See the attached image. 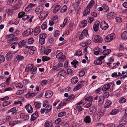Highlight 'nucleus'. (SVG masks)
<instances>
[{
	"label": "nucleus",
	"mask_w": 127,
	"mask_h": 127,
	"mask_svg": "<svg viewBox=\"0 0 127 127\" xmlns=\"http://www.w3.org/2000/svg\"><path fill=\"white\" fill-rule=\"evenodd\" d=\"M116 37L115 35L112 33L108 35L105 38V40L106 42H109L114 39Z\"/></svg>",
	"instance_id": "1"
},
{
	"label": "nucleus",
	"mask_w": 127,
	"mask_h": 127,
	"mask_svg": "<svg viewBox=\"0 0 127 127\" xmlns=\"http://www.w3.org/2000/svg\"><path fill=\"white\" fill-rule=\"evenodd\" d=\"M103 115V113L99 112L94 115L93 116V119L94 121H98Z\"/></svg>",
	"instance_id": "2"
},
{
	"label": "nucleus",
	"mask_w": 127,
	"mask_h": 127,
	"mask_svg": "<svg viewBox=\"0 0 127 127\" xmlns=\"http://www.w3.org/2000/svg\"><path fill=\"white\" fill-rule=\"evenodd\" d=\"M56 57L61 62L64 61L66 59L65 56L63 55V53L62 52H60L57 54Z\"/></svg>",
	"instance_id": "3"
},
{
	"label": "nucleus",
	"mask_w": 127,
	"mask_h": 127,
	"mask_svg": "<svg viewBox=\"0 0 127 127\" xmlns=\"http://www.w3.org/2000/svg\"><path fill=\"white\" fill-rule=\"evenodd\" d=\"M93 38L94 41L96 43H100L102 41V39L98 35H95Z\"/></svg>",
	"instance_id": "4"
},
{
	"label": "nucleus",
	"mask_w": 127,
	"mask_h": 127,
	"mask_svg": "<svg viewBox=\"0 0 127 127\" xmlns=\"http://www.w3.org/2000/svg\"><path fill=\"white\" fill-rule=\"evenodd\" d=\"M100 24V27L102 30H105L108 27V25L105 21H102Z\"/></svg>",
	"instance_id": "5"
},
{
	"label": "nucleus",
	"mask_w": 127,
	"mask_h": 127,
	"mask_svg": "<svg viewBox=\"0 0 127 127\" xmlns=\"http://www.w3.org/2000/svg\"><path fill=\"white\" fill-rule=\"evenodd\" d=\"M100 22L99 21H96L95 22L93 25V28L95 32L97 31L98 30L100 26Z\"/></svg>",
	"instance_id": "6"
},
{
	"label": "nucleus",
	"mask_w": 127,
	"mask_h": 127,
	"mask_svg": "<svg viewBox=\"0 0 127 127\" xmlns=\"http://www.w3.org/2000/svg\"><path fill=\"white\" fill-rule=\"evenodd\" d=\"M33 30L32 29L30 28L27 29L26 31L23 33V36H28L31 34L33 32Z\"/></svg>",
	"instance_id": "7"
},
{
	"label": "nucleus",
	"mask_w": 127,
	"mask_h": 127,
	"mask_svg": "<svg viewBox=\"0 0 127 127\" xmlns=\"http://www.w3.org/2000/svg\"><path fill=\"white\" fill-rule=\"evenodd\" d=\"M113 83H108L106 85H104L103 87L102 90L103 91H105L109 89L110 87L111 86H113Z\"/></svg>",
	"instance_id": "8"
},
{
	"label": "nucleus",
	"mask_w": 127,
	"mask_h": 127,
	"mask_svg": "<svg viewBox=\"0 0 127 127\" xmlns=\"http://www.w3.org/2000/svg\"><path fill=\"white\" fill-rule=\"evenodd\" d=\"M96 110L97 109L95 106L94 105L92 106L89 108V112L90 114L92 115L95 113Z\"/></svg>",
	"instance_id": "9"
},
{
	"label": "nucleus",
	"mask_w": 127,
	"mask_h": 127,
	"mask_svg": "<svg viewBox=\"0 0 127 127\" xmlns=\"http://www.w3.org/2000/svg\"><path fill=\"white\" fill-rule=\"evenodd\" d=\"M48 14V11H43L42 13L40 14V16H41L40 19L43 20L44 19L46 18Z\"/></svg>",
	"instance_id": "10"
},
{
	"label": "nucleus",
	"mask_w": 127,
	"mask_h": 127,
	"mask_svg": "<svg viewBox=\"0 0 127 127\" xmlns=\"http://www.w3.org/2000/svg\"><path fill=\"white\" fill-rule=\"evenodd\" d=\"M25 108L29 113H31L33 111V109L32 106L30 104H28L26 105Z\"/></svg>",
	"instance_id": "11"
},
{
	"label": "nucleus",
	"mask_w": 127,
	"mask_h": 127,
	"mask_svg": "<svg viewBox=\"0 0 127 127\" xmlns=\"http://www.w3.org/2000/svg\"><path fill=\"white\" fill-rule=\"evenodd\" d=\"M104 97L102 95H101L99 96L98 99V102L99 104H102L104 101Z\"/></svg>",
	"instance_id": "12"
},
{
	"label": "nucleus",
	"mask_w": 127,
	"mask_h": 127,
	"mask_svg": "<svg viewBox=\"0 0 127 127\" xmlns=\"http://www.w3.org/2000/svg\"><path fill=\"white\" fill-rule=\"evenodd\" d=\"M43 8L42 6H38L37 7L35 10L36 13L39 15L43 11Z\"/></svg>",
	"instance_id": "13"
},
{
	"label": "nucleus",
	"mask_w": 127,
	"mask_h": 127,
	"mask_svg": "<svg viewBox=\"0 0 127 127\" xmlns=\"http://www.w3.org/2000/svg\"><path fill=\"white\" fill-rule=\"evenodd\" d=\"M53 93L51 91H47L45 93V96L46 98L51 97L53 95Z\"/></svg>",
	"instance_id": "14"
},
{
	"label": "nucleus",
	"mask_w": 127,
	"mask_h": 127,
	"mask_svg": "<svg viewBox=\"0 0 127 127\" xmlns=\"http://www.w3.org/2000/svg\"><path fill=\"white\" fill-rule=\"evenodd\" d=\"M33 65V64H30L27 65L25 68V71L26 72H28L30 70L31 71Z\"/></svg>",
	"instance_id": "15"
},
{
	"label": "nucleus",
	"mask_w": 127,
	"mask_h": 127,
	"mask_svg": "<svg viewBox=\"0 0 127 127\" xmlns=\"http://www.w3.org/2000/svg\"><path fill=\"white\" fill-rule=\"evenodd\" d=\"M40 31V27H37L34 32L33 34L34 36H36L39 33Z\"/></svg>",
	"instance_id": "16"
},
{
	"label": "nucleus",
	"mask_w": 127,
	"mask_h": 127,
	"mask_svg": "<svg viewBox=\"0 0 127 127\" xmlns=\"http://www.w3.org/2000/svg\"><path fill=\"white\" fill-rule=\"evenodd\" d=\"M121 37L123 39H127V31H124L121 34Z\"/></svg>",
	"instance_id": "17"
},
{
	"label": "nucleus",
	"mask_w": 127,
	"mask_h": 127,
	"mask_svg": "<svg viewBox=\"0 0 127 127\" xmlns=\"http://www.w3.org/2000/svg\"><path fill=\"white\" fill-rule=\"evenodd\" d=\"M12 54L10 52H9L6 54L5 57L7 61L10 60L13 58Z\"/></svg>",
	"instance_id": "18"
},
{
	"label": "nucleus",
	"mask_w": 127,
	"mask_h": 127,
	"mask_svg": "<svg viewBox=\"0 0 127 127\" xmlns=\"http://www.w3.org/2000/svg\"><path fill=\"white\" fill-rule=\"evenodd\" d=\"M90 8L87 7L83 12V14L84 16L87 15L90 13Z\"/></svg>",
	"instance_id": "19"
},
{
	"label": "nucleus",
	"mask_w": 127,
	"mask_h": 127,
	"mask_svg": "<svg viewBox=\"0 0 127 127\" xmlns=\"http://www.w3.org/2000/svg\"><path fill=\"white\" fill-rule=\"evenodd\" d=\"M52 108L51 105H47L45 108V109L46 111V113H47L50 112Z\"/></svg>",
	"instance_id": "20"
},
{
	"label": "nucleus",
	"mask_w": 127,
	"mask_h": 127,
	"mask_svg": "<svg viewBox=\"0 0 127 127\" xmlns=\"http://www.w3.org/2000/svg\"><path fill=\"white\" fill-rule=\"evenodd\" d=\"M111 101L110 100H108L105 103L104 107L105 108H108L111 106Z\"/></svg>",
	"instance_id": "21"
},
{
	"label": "nucleus",
	"mask_w": 127,
	"mask_h": 127,
	"mask_svg": "<svg viewBox=\"0 0 127 127\" xmlns=\"http://www.w3.org/2000/svg\"><path fill=\"white\" fill-rule=\"evenodd\" d=\"M87 22L86 20H84L79 24L80 27H85L87 25Z\"/></svg>",
	"instance_id": "22"
},
{
	"label": "nucleus",
	"mask_w": 127,
	"mask_h": 127,
	"mask_svg": "<svg viewBox=\"0 0 127 127\" xmlns=\"http://www.w3.org/2000/svg\"><path fill=\"white\" fill-rule=\"evenodd\" d=\"M66 74V72L64 70H62L60 71L58 74V75L59 76H62Z\"/></svg>",
	"instance_id": "23"
},
{
	"label": "nucleus",
	"mask_w": 127,
	"mask_h": 127,
	"mask_svg": "<svg viewBox=\"0 0 127 127\" xmlns=\"http://www.w3.org/2000/svg\"><path fill=\"white\" fill-rule=\"evenodd\" d=\"M78 81V78L76 76L73 77L71 79V82L72 83L75 84L77 83Z\"/></svg>",
	"instance_id": "24"
},
{
	"label": "nucleus",
	"mask_w": 127,
	"mask_h": 127,
	"mask_svg": "<svg viewBox=\"0 0 127 127\" xmlns=\"http://www.w3.org/2000/svg\"><path fill=\"white\" fill-rule=\"evenodd\" d=\"M61 8V6L60 5H57L53 10V13H56Z\"/></svg>",
	"instance_id": "25"
},
{
	"label": "nucleus",
	"mask_w": 127,
	"mask_h": 127,
	"mask_svg": "<svg viewBox=\"0 0 127 127\" xmlns=\"http://www.w3.org/2000/svg\"><path fill=\"white\" fill-rule=\"evenodd\" d=\"M115 15L116 14L115 12H109L107 14V18L109 19H111L112 17Z\"/></svg>",
	"instance_id": "26"
},
{
	"label": "nucleus",
	"mask_w": 127,
	"mask_h": 127,
	"mask_svg": "<svg viewBox=\"0 0 127 127\" xmlns=\"http://www.w3.org/2000/svg\"><path fill=\"white\" fill-rule=\"evenodd\" d=\"M102 60H99L98 59L95 61L94 62V64L96 65H100L102 63Z\"/></svg>",
	"instance_id": "27"
},
{
	"label": "nucleus",
	"mask_w": 127,
	"mask_h": 127,
	"mask_svg": "<svg viewBox=\"0 0 127 127\" xmlns=\"http://www.w3.org/2000/svg\"><path fill=\"white\" fill-rule=\"evenodd\" d=\"M74 95L73 94H71L68 96V98L66 99V101L67 102L69 101L73 100L75 97Z\"/></svg>",
	"instance_id": "28"
},
{
	"label": "nucleus",
	"mask_w": 127,
	"mask_h": 127,
	"mask_svg": "<svg viewBox=\"0 0 127 127\" xmlns=\"http://www.w3.org/2000/svg\"><path fill=\"white\" fill-rule=\"evenodd\" d=\"M37 69V68L33 66L30 71L31 73L33 74H36V73Z\"/></svg>",
	"instance_id": "29"
},
{
	"label": "nucleus",
	"mask_w": 127,
	"mask_h": 127,
	"mask_svg": "<svg viewBox=\"0 0 127 127\" xmlns=\"http://www.w3.org/2000/svg\"><path fill=\"white\" fill-rule=\"evenodd\" d=\"M91 118L89 116H86L84 119V121L86 123H89L91 122Z\"/></svg>",
	"instance_id": "30"
},
{
	"label": "nucleus",
	"mask_w": 127,
	"mask_h": 127,
	"mask_svg": "<svg viewBox=\"0 0 127 127\" xmlns=\"http://www.w3.org/2000/svg\"><path fill=\"white\" fill-rule=\"evenodd\" d=\"M111 52V50L110 49L104 50L102 52L103 54L105 56L109 54Z\"/></svg>",
	"instance_id": "31"
},
{
	"label": "nucleus",
	"mask_w": 127,
	"mask_h": 127,
	"mask_svg": "<svg viewBox=\"0 0 127 127\" xmlns=\"http://www.w3.org/2000/svg\"><path fill=\"white\" fill-rule=\"evenodd\" d=\"M95 4V1L93 0H91L88 4L87 7L91 8Z\"/></svg>",
	"instance_id": "32"
},
{
	"label": "nucleus",
	"mask_w": 127,
	"mask_h": 127,
	"mask_svg": "<svg viewBox=\"0 0 127 127\" xmlns=\"http://www.w3.org/2000/svg\"><path fill=\"white\" fill-rule=\"evenodd\" d=\"M126 101V99L123 97H121L119 98V102L120 103H123L125 102Z\"/></svg>",
	"instance_id": "33"
},
{
	"label": "nucleus",
	"mask_w": 127,
	"mask_h": 127,
	"mask_svg": "<svg viewBox=\"0 0 127 127\" xmlns=\"http://www.w3.org/2000/svg\"><path fill=\"white\" fill-rule=\"evenodd\" d=\"M26 44V41L24 40H22L20 41L18 43L19 47H21L24 46Z\"/></svg>",
	"instance_id": "34"
},
{
	"label": "nucleus",
	"mask_w": 127,
	"mask_h": 127,
	"mask_svg": "<svg viewBox=\"0 0 127 127\" xmlns=\"http://www.w3.org/2000/svg\"><path fill=\"white\" fill-rule=\"evenodd\" d=\"M82 87V85L81 84H78L73 89V91H75L76 90H79V89L81 88Z\"/></svg>",
	"instance_id": "35"
},
{
	"label": "nucleus",
	"mask_w": 127,
	"mask_h": 127,
	"mask_svg": "<svg viewBox=\"0 0 127 127\" xmlns=\"http://www.w3.org/2000/svg\"><path fill=\"white\" fill-rule=\"evenodd\" d=\"M37 114L35 113L31 115V120L32 121H33L35 120L37 117Z\"/></svg>",
	"instance_id": "36"
},
{
	"label": "nucleus",
	"mask_w": 127,
	"mask_h": 127,
	"mask_svg": "<svg viewBox=\"0 0 127 127\" xmlns=\"http://www.w3.org/2000/svg\"><path fill=\"white\" fill-rule=\"evenodd\" d=\"M50 59V58L46 56H43L42 58V61L44 62L49 60Z\"/></svg>",
	"instance_id": "37"
},
{
	"label": "nucleus",
	"mask_w": 127,
	"mask_h": 127,
	"mask_svg": "<svg viewBox=\"0 0 127 127\" xmlns=\"http://www.w3.org/2000/svg\"><path fill=\"white\" fill-rule=\"evenodd\" d=\"M67 10V7L66 5H64L63 6L61 9V12L64 13Z\"/></svg>",
	"instance_id": "38"
},
{
	"label": "nucleus",
	"mask_w": 127,
	"mask_h": 127,
	"mask_svg": "<svg viewBox=\"0 0 127 127\" xmlns=\"http://www.w3.org/2000/svg\"><path fill=\"white\" fill-rule=\"evenodd\" d=\"M11 102V101L10 100L4 102L2 104V106L4 107L10 104Z\"/></svg>",
	"instance_id": "39"
},
{
	"label": "nucleus",
	"mask_w": 127,
	"mask_h": 127,
	"mask_svg": "<svg viewBox=\"0 0 127 127\" xmlns=\"http://www.w3.org/2000/svg\"><path fill=\"white\" fill-rule=\"evenodd\" d=\"M41 28L42 30H45L47 28V23L46 22H44L42 25L41 26Z\"/></svg>",
	"instance_id": "40"
},
{
	"label": "nucleus",
	"mask_w": 127,
	"mask_h": 127,
	"mask_svg": "<svg viewBox=\"0 0 127 127\" xmlns=\"http://www.w3.org/2000/svg\"><path fill=\"white\" fill-rule=\"evenodd\" d=\"M116 22L117 23H120L122 22L123 20L122 18L121 17H116L115 18Z\"/></svg>",
	"instance_id": "41"
},
{
	"label": "nucleus",
	"mask_w": 127,
	"mask_h": 127,
	"mask_svg": "<svg viewBox=\"0 0 127 127\" xmlns=\"http://www.w3.org/2000/svg\"><path fill=\"white\" fill-rule=\"evenodd\" d=\"M25 14V12L23 11L21 12L18 13V17L19 18L23 17V16H24Z\"/></svg>",
	"instance_id": "42"
},
{
	"label": "nucleus",
	"mask_w": 127,
	"mask_h": 127,
	"mask_svg": "<svg viewBox=\"0 0 127 127\" xmlns=\"http://www.w3.org/2000/svg\"><path fill=\"white\" fill-rule=\"evenodd\" d=\"M35 94L34 93H27L26 94V96L31 97L35 96Z\"/></svg>",
	"instance_id": "43"
},
{
	"label": "nucleus",
	"mask_w": 127,
	"mask_h": 127,
	"mask_svg": "<svg viewBox=\"0 0 127 127\" xmlns=\"http://www.w3.org/2000/svg\"><path fill=\"white\" fill-rule=\"evenodd\" d=\"M34 105L36 108L38 109L40 107L41 104L39 102H34Z\"/></svg>",
	"instance_id": "44"
},
{
	"label": "nucleus",
	"mask_w": 127,
	"mask_h": 127,
	"mask_svg": "<svg viewBox=\"0 0 127 127\" xmlns=\"http://www.w3.org/2000/svg\"><path fill=\"white\" fill-rule=\"evenodd\" d=\"M85 100H87L90 101V102H92L93 100V97L92 96H90L85 98Z\"/></svg>",
	"instance_id": "45"
},
{
	"label": "nucleus",
	"mask_w": 127,
	"mask_h": 127,
	"mask_svg": "<svg viewBox=\"0 0 127 127\" xmlns=\"http://www.w3.org/2000/svg\"><path fill=\"white\" fill-rule=\"evenodd\" d=\"M46 34L45 33L40 34L39 35V38L45 39L46 37Z\"/></svg>",
	"instance_id": "46"
},
{
	"label": "nucleus",
	"mask_w": 127,
	"mask_h": 127,
	"mask_svg": "<svg viewBox=\"0 0 127 127\" xmlns=\"http://www.w3.org/2000/svg\"><path fill=\"white\" fill-rule=\"evenodd\" d=\"M120 123L125 124L127 123V119L126 118L123 119L120 121Z\"/></svg>",
	"instance_id": "47"
},
{
	"label": "nucleus",
	"mask_w": 127,
	"mask_h": 127,
	"mask_svg": "<svg viewBox=\"0 0 127 127\" xmlns=\"http://www.w3.org/2000/svg\"><path fill=\"white\" fill-rule=\"evenodd\" d=\"M5 60V58L2 55H0V63L3 62Z\"/></svg>",
	"instance_id": "48"
},
{
	"label": "nucleus",
	"mask_w": 127,
	"mask_h": 127,
	"mask_svg": "<svg viewBox=\"0 0 127 127\" xmlns=\"http://www.w3.org/2000/svg\"><path fill=\"white\" fill-rule=\"evenodd\" d=\"M51 51V49H45L44 50V53L45 55H48L49 53Z\"/></svg>",
	"instance_id": "49"
},
{
	"label": "nucleus",
	"mask_w": 127,
	"mask_h": 127,
	"mask_svg": "<svg viewBox=\"0 0 127 127\" xmlns=\"http://www.w3.org/2000/svg\"><path fill=\"white\" fill-rule=\"evenodd\" d=\"M39 43L40 44H43L45 43V39L39 38Z\"/></svg>",
	"instance_id": "50"
},
{
	"label": "nucleus",
	"mask_w": 127,
	"mask_h": 127,
	"mask_svg": "<svg viewBox=\"0 0 127 127\" xmlns=\"http://www.w3.org/2000/svg\"><path fill=\"white\" fill-rule=\"evenodd\" d=\"M16 107H14L8 111L9 112H12V113L14 114L17 111L16 110Z\"/></svg>",
	"instance_id": "51"
},
{
	"label": "nucleus",
	"mask_w": 127,
	"mask_h": 127,
	"mask_svg": "<svg viewBox=\"0 0 127 127\" xmlns=\"http://www.w3.org/2000/svg\"><path fill=\"white\" fill-rule=\"evenodd\" d=\"M76 108L79 112L83 110V108L82 106L80 105H77L76 106Z\"/></svg>",
	"instance_id": "52"
},
{
	"label": "nucleus",
	"mask_w": 127,
	"mask_h": 127,
	"mask_svg": "<svg viewBox=\"0 0 127 127\" xmlns=\"http://www.w3.org/2000/svg\"><path fill=\"white\" fill-rule=\"evenodd\" d=\"M17 59L19 61H20L22 59H24V57L23 56L18 55L16 57Z\"/></svg>",
	"instance_id": "53"
},
{
	"label": "nucleus",
	"mask_w": 127,
	"mask_h": 127,
	"mask_svg": "<svg viewBox=\"0 0 127 127\" xmlns=\"http://www.w3.org/2000/svg\"><path fill=\"white\" fill-rule=\"evenodd\" d=\"M68 21V19L67 18H66L64 20V22L63 23V24L60 25V26L62 27H64L65 25L67 22Z\"/></svg>",
	"instance_id": "54"
},
{
	"label": "nucleus",
	"mask_w": 127,
	"mask_h": 127,
	"mask_svg": "<svg viewBox=\"0 0 127 127\" xmlns=\"http://www.w3.org/2000/svg\"><path fill=\"white\" fill-rule=\"evenodd\" d=\"M117 112V110L116 109H113L110 113V114L112 115H115L116 114Z\"/></svg>",
	"instance_id": "55"
},
{
	"label": "nucleus",
	"mask_w": 127,
	"mask_h": 127,
	"mask_svg": "<svg viewBox=\"0 0 127 127\" xmlns=\"http://www.w3.org/2000/svg\"><path fill=\"white\" fill-rule=\"evenodd\" d=\"M66 114V112H62L59 113L58 114L59 117H61L65 116Z\"/></svg>",
	"instance_id": "56"
},
{
	"label": "nucleus",
	"mask_w": 127,
	"mask_h": 127,
	"mask_svg": "<svg viewBox=\"0 0 127 127\" xmlns=\"http://www.w3.org/2000/svg\"><path fill=\"white\" fill-rule=\"evenodd\" d=\"M12 10V9H6L7 13L8 14L10 15H11L12 14L13 12Z\"/></svg>",
	"instance_id": "57"
},
{
	"label": "nucleus",
	"mask_w": 127,
	"mask_h": 127,
	"mask_svg": "<svg viewBox=\"0 0 127 127\" xmlns=\"http://www.w3.org/2000/svg\"><path fill=\"white\" fill-rule=\"evenodd\" d=\"M34 42V40L32 38H30L29 39L28 42L29 44H31L32 43Z\"/></svg>",
	"instance_id": "58"
},
{
	"label": "nucleus",
	"mask_w": 127,
	"mask_h": 127,
	"mask_svg": "<svg viewBox=\"0 0 127 127\" xmlns=\"http://www.w3.org/2000/svg\"><path fill=\"white\" fill-rule=\"evenodd\" d=\"M85 72L84 70H81V71L79 73V76L80 77H82L85 74Z\"/></svg>",
	"instance_id": "59"
},
{
	"label": "nucleus",
	"mask_w": 127,
	"mask_h": 127,
	"mask_svg": "<svg viewBox=\"0 0 127 127\" xmlns=\"http://www.w3.org/2000/svg\"><path fill=\"white\" fill-rule=\"evenodd\" d=\"M94 19L93 17H89L88 18V22L90 23L92 22L94 20Z\"/></svg>",
	"instance_id": "60"
},
{
	"label": "nucleus",
	"mask_w": 127,
	"mask_h": 127,
	"mask_svg": "<svg viewBox=\"0 0 127 127\" xmlns=\"http://www.w3.org/2000/svg\"><path fill=\"white\" fill-rule=\"evenodd\" d=\"M67 72L68 74H72L74 73L73 71L70 69H68L67 70Z\"/></svg>",
	"instance_id": "61"
},
{
	"label": "nucleus",
	"mask_w": 127,
	"mask_h": 127,
	"mask_svg": "<svg viewBox=\"0 0 127 127\" xmlns=\"http://www.w3.org/2000/svg\"><path fill=\"white\" fill-rule=\"evenodd\" d=\"M18 123L17 121H13L12 122H9V124L11 126H14L15 124Z\"/></svg>",
	"instance_id": "62"
},
{
	"label": "nucleus",
	"mask_w": 127,
	"mask_h": 127,
	"mask_svg": "<svg viewBox=\"0 0 127 127\" xmlns=\"http://www.w3.org/2000/svg\"><path fill=\"white\" fill-rule=\"evenodd\" d=\"M45 127H49L50 126V124H52L51 123H49L47 121H46L45 123Z\"/></svg>",
	"instance_id": "63"
},
{
	"label": "nucleus",
	"mask_w": 127,
	"mask_h": 127,
	"mask_svg": "<svg viewBox=\"0 0 127 127\" xmlns=\"http://www.w3.org/2000/svg\"><path fill=\"white\" fill-rule=\"evenodd\" d=\"M22 4V1L21 0H18L16 5L19 7L21 6V5Z\"/></svg>",
	"instance_id": "64"
}]
</instances>
